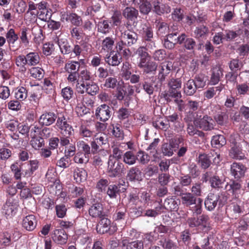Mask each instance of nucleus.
I'll list each match as a JSON object with an SVG mask.
<instances>
[{"instance_id": "22", "label": "nucleus", "mask_w": 249, "mask_h": 249, "mask_svg": "<svg viewBox=\"0 0 249 249\" xmlns=\"http://www.w3.org/2000/svg\"><path fill=\"white\" fill-rule=\"evenodd\" d=\"M119 41L116 43V48L117 51L116 52L119 54H121L125 58H128L131 55V52L127 46V44L119 36Z\"/></svg>"}, {"instance_id": "61", "label": "nucleus", "mask_w": 249, "mask_h": 249, "mask_svg": "<svg viewBox=\"0 0 249 249\" xmlns=\"http://www.w3.org/2000/svg\"><path fill=\"white\" fill-rule=\"evenodd\" d=\"M79 134L83 137H90L93 134V131L90 129L89 125L82 124L79 127Z\"/></svg>"}, {"instance_id": "7", "label": "nucleus", "mask_w": 249, "mask_h": 249, "mask_svg": "<svg viewBox=\"0 0 249 249\" xmlns=\"http://www.w3.org/2000/svg\"><path fill=\"white\" fill-rule=\"evenodd\" d=\"M18 204L17 200L9 197L3 205L2 213L8 218H11L14 216L18 210Z\"/></svg>"}, {"instance_id": "50", "label": "nucleus", "mask_w": 249, "mask_h": 249, "mask_svg": "<svg viewBox=\"0 0 249 249\" xmlns=\"http://www.w3.org/2000/svg\"><path fill=\"white\" fill-rule=\"evenodd\" d=\"M137 159V156L132 151H127L123 155V161L129 165L134 164Z\"/></svg>"}, {"instance_id": "8", "label": "nucleus", "mask_w": 249, "mask_h": 249, "mask_svg": "<svg viewBox=\"0 0 249 249\" xmlns=\"http://www.w3.org/2000/svg\"><path fill=\"white\" fill-rule=\"evenodd\" d=\"M108 145V139L106 135H96L90 143L91 152L93 154H95L103 148V146Z\"/></svg>"}, {"instance_id": "21", "label": "nucleus", "mask_w": 249, "mask_h": 249, "mask_svg": "<svg viewBox=\"0 0 249 249\" xmlns=\"http://www.w3.org/2000/svg\"><path fill=\"white\" fill-rule=\"evenodd\" d=\"M178 35V32L176 30L168 34L166 36V38L164 40L163 45L164 47L169 50L174 48L175 45L178 44V42H176Z\"/></svg>"}, {"instance_id": "6", "label": "nucleus", "mask_w": 249, "mask_h": 249, "mask_svg": "<svg viewBox=\"0 0 249 249\" xmlns=\"http://www.w3.org/2000/svg\"><path fill=\"white\" fill-rule=\"evenodd\" d=\"M57 118L56 125L60 130L61 134L64 136H71L73 129L72 126L67 123L65 113H58Z\"/></svg>"}, {"instance_id": "53", "label": "nucleus", "mask_w": 249, "mask_h": 249, "mask_svg": "<svg viewBox=\"0 0 249 249\" xmlns=\"http://www.w3.org/2000/svg\"><path fill=\"white\" fill-rule=\"evenodd\" d=\"M136 1H139L140 11L143 14L147 15L151 11L152 5L147 0H136Z\"/></svg>"}, {"instance_id": "2", "label": "nucleus", "mask_w": 249, "mask_h": 249, "mask_svg": "<svg viewBox=\"0 0 249 249\" xmlns=\"http://www.w3.org/2000/svg\"><path fill=\"white\" fill-rule=\"evenodd\" d=\"M20 237L21 234L17 229L4 231L0 234V245L3 248L9 247Z\"/></svg>"}, {"instance_id": "36", "label": "nucleus", "mask_w": 249, "mask_h": 249, "mask_svg": "<svg viewBox=\"0 0 249 249\" xmlns=\"http://www.w3.org/2000/svg\"><path fill=\"white\" fill-rule=\"evenodd\" d=\"M115 38L112 36L106 37L102 41V50L105 52L111 51L114 45Z\"/></svg>"}, {"instance_id": "46", "label": "nucleus", "mask_w": 249, "mask_h": 249, "mask_svg": "<svg viewBox=\"0 0 249 249\" xmlns=\"http://www.w3.org/2000/svg\"><path fill=\"white\" fill-rule=\"evenodd\" d=\"M226 143V140L222 135L213 136L211 140V144L213 147L220 148Z\"/></svg>"}, {"instance_id": "52", "label": "nucleus", "mask_w": 249, "mask_h": 249, "mask_svg": "<svg viewBox=\"0 0 249 249\" xmlns=\"http://www.w3.org/2000/svg\"><path fill=\"white\" fill-rule=\"evenodd\" d=\"M222 71L220 68H217L213 69L210 78V84L211 85H215L217 84L220 81L221 76H222Z\"/></svg>"}, {"instance_id": "45", "label": "nucleus", "mask_w": 249, "mask_h": 249, "mask_svg": "<svg viewBox=\"0 0 249 249\" xmlns=\"http://www.w3.org/2000/svg\"><path fill=\"white\" fill-rule=\"evenodd\" d=\"M14 96L18 101H24L28 96V90L23 87H18L15 89Z\"/></svg>"}, {"instance_id": "49", "label": "nucleus", "mask_w": 249, "mask_h": 249, "mask_svg": "<svg viewBox=\"0 0 249 249\" xmlns=\"http://www.w3.org/2000/svg\"><path fill=\"white\" fill-rule=\"evenodd\" d=\"M111 131L112 135L118 140H123L124 139V132L122 129L121 125L116 124L112 125Z\"/></svg>"}, {"instance_id": "23", "label": "nucleus", "mask_w": 249, "mask_h": 249, "mask_svg": "<svg viewBox=\"0 0 249 249\" xmlns=\"http://www.w3.org/2000/svg\"><path fill=\"white\" fill-rule=\"evenodd\" d=\"M103 207L101 203L93 204L89 209V215L92 218H102L104 216Z\"/></svg>"}, {"instance_id": "1", "label": "nucleus", "mask_w": 249, "mask_h": 249, "mask_svg": "<svg viewBox=\"0 0 249 249\" xmlns=\"http://www.w3.org/2000/svg\"><path fill=\"white\" fill-rule=\"evenodd\" d=\"M209 220L208 215L203 214L196 217L194 216L188 218L187 223L190 228H196L203 232H207L211 229Z\"/></svg>"}, {"instance_id": "20", "label": "nucleus", "mask_w": 249, "mask_h": 249, "mask_svg": "<svg viewBox=\"0 0 249 249\" xmlns=\"http://www.w3.org/2000/svg\"><path fill=\"white\" fill-rule=\"evenodd\" d=\"M246 170V167L240 163L234 162L231 166V174L236 179L244 177Z\"/></svg>"}, {"instance_id": "13", "label": "nucleus", "mask_w": 249, "mask_h": 249, "mask_svg": "<svg viewBox=\"0 0 249 249\" xmlns=\"http://www.w3.org/2000/svg\"><path fill=\"white\" fill-rule=\"evenodd\" d=\"M122 39L127 44V46H131L135 44L138 39L137 34L133 31L127 30L121 31L120 36Z\"/></svg>"}, {"instance_id": "41", "label": "nucleus", "mask_w": 249, "mask_h": 249, "mask_svg": "<svg viewBox=\"0 0 249 249\" xmlns=\"http://www.w3.org/2000/svg\"><path fill=\"white\" fill-rule=\"evenodd\" d=\"M110 23V22L107 20L98 22L97 25V31L104 35L107 34L110 32L111 29Z\"/></svg>"}, {"instance_id": "5", "label": "nucleus", "mask_w": 249, "mask_h": 249, "mask_svg": "<svg viewBox=\"0 0 249 249\" xmlns=\"http://www.w3.org/2000/svg\"><path fill=\"white\" fill-rule=\"evenodd\" d=\"M139 31L143 41L145 43H149V45H146V47L152 48L155 45L154 42L152 40L154 36L153 28L149 25L143 24L141 25Z\"/></svg>"}, {"instance_id": "16", "label": "nucleus", "mask_w": 249, "mask_h": 249, "mask_svg": "<svg viewBox=\"0 0 249 249\" xmlns=\"http://www.w3.org/2000/svg\"><path fill=\"white\" fill-rule=\"evenodd\" d=\"M197 124L200 129L208 131L213 129L215 122L211 117L205 115L197 122Z\"/></svg>"}, {"instance_id": "34", "label": "nucleus", "mask_w": 249, "mask_h": 249, "mask_svg": "<svg viewBox=\"0 0 249 249\" xmlns=\"http://www.w3.org/2000/svg\"><path fill=\"white\" fill-rule=\"evenodd\" d=\"M39 162L37 160H30L28 163V169L24 171L25 176L31 177L39 167Z\"/></svg>"}, {"instance_id": "64", "label": "nucleus", "mask_w": 249, "mask_h": 249, "mask_svg": "<svg viewBox=\"0 0 249 249\" xmlns=\"http://www.w3.org/2000/svg\"><path fill=\"white\" fill-rule=\"evenodd\" d=\"M236 89L239 95H245L249 91V83L237 84Z\"/></svg>"}, {"instance_id": "18", "label": "nucleus", "mask_w": 249, "mask_h": 249, "mask_svg": "<svg viewBox=\"0 0 249 249\" xmlns=\"http://www.w3.org/2000/svg\"><path fill=\"white\" fill-rule=\"evenodd\" d=\"M52 238L54 242L60 245L65 244L68 240V235L63 229L54 230Z\"/></svg>"}, {"instance_id": "24", "label": "nucleus", "mask_w": 249, "mask_h": 249, "mask_svg": "<svg viewBox=\"0 0 249 249\" xmlns=\"http://www.w3.org/2000/svg\"><path fill=\"white\" fill-rule=\"evenodd\" d=\"M57 118V116L53 112H46L40 117L39 122L40 124L49 126L53 124Z\"/></svg>"}, {"instance_id": "10", "label": "nucleus", "mask_w": 249, "mask_h": 249, "mask_svg": "<svg viewBox=\"0 0 249 249\" xmlns=\"http://www.w3.org/2000/svg\"><path fill=\"white\" fill-rule=\"evenodd\" d=\"M111 108L106 104H102L97 107L95 111V116L97 120L105 122L111 116Z\"/></svg>"}, {"instance_id": "47", "label": "nucleus", "mask_w": 249, "mask_h": 249, "mask_svg": "<svg viewBox=\"0 0 249 249\" xmlns=\"http://www.w3.org/2000/svg\"><path fill=\"white\" fill-rule=\"evenodd\" d=\"M122 246H126V249H143V242L142 240H135L126 244V240H123Z\"/></svg>"}, {"instance_id": "42", "label": "nucleus", "mask_w": 249, "mask_h": 249, "mask_svg": "<svg viewBox=\"0 0 249 249\" xmlns=\"http://www.w3.org/2000/svg\"><path fill=\"white\" fill-rule=\"evenodd\" d=\"M193 80L198 89H202L206 85L208 77L204 74L199 73L195 76Z\"/></svg>"}, {"instance_id": "60", "label": "nucleus", "mask_w": 249, "mask_h": 249, "mask_svg": "<svg viewBox=\"0 0 249 249\" xmlns=\"http://www.w3.org/2000/svg\"><path fill=\"white\" fill-rule=\"evenodd\" d=\"M224 36L226 41H230L234 40L239 35V31H233L226 30L224 31Z\"/></svg>"}, {"instance_id": "37", "label": "nucleus", "mask_w": 249, "mask_h": 249, "mask_svg": "<svg viewBox=\"0 0 249 249\" xmlns=\"http://www.w3.org/2000/svg\"><path fill=\"white\" fill-rule=\"evenodd\" d=\"M58 45L61 53L63 54H69L72 52V48L66 39H58Z\"/></svg>"}, {"instance_id": "59", "label": "nucleus", "mask_w": 249, "mask_h": 249, "mask_svg": "<svg viewBox=\"0 0 249 249\" xmlns=\"http://www.w3.org/2000/svg\"><path fill=\"white\" fill-rule=\"evenodd\" d=\"M122 76L125 80H128L132 73L131 65L128 62L123 63L122 68Z\"/></svg>"}, {"instance_id": "31", "label": "nucleus", "mask_w": 249, "mask_h": 249, "mask_svg": "<svg viewBox=\"0 0 249 249\" xmlns=\"http://www.w3.org/2000/svg\"><path fill=\"white\" fill-rule=\"evenodd\" d=\"M211 159L210 154H200L197 159V163L202 169H206L210 167L212 163Z\"/></svg>"}, {"instance_id": "51", "label": "nucleus", "mask_w": 249, "mask_h": 249, "mask_svg": "<svg viewBox=\"0 0 249 249\" xmlns=\"http://www.w3.org/2000/svg\"><path fill=\"white\" fill-rule=\"evenodd\" d=\"M208 33V28L203 25L197 26L194 31V35L196 38H204L206 37Z\"/></svg>"}, {"instance_id": "26", "label": "nucleus", "mask_w": 249, "mask_h": 249, "mask_svg": "<svg viewBox=\"0 0 249 249\" xmlns=\"http://www.w3.org/2000/svg\"><path fill=\"white\" fill-rule=\"evenodd\" d=\"M162 97L167 102H170L171 99L181 98V94L179 89L172 87H169V89L162 93Z\"/></svg>"}, {"instance_id": "11", "label": "nucleus", "mask_w": 249, "mask_h": 249, "mask_svg": "<svg viewBox=\"0 0 249 249\" xmlns=\"http://www.w3.org/2000/svg\"><path fill=\"white\" fill-rule=\"evenodd\" d=\"M124 167L123 163L117 162L109 159L108 160V171L110 177L114 178L121 175Z\"/></svg>"}, {"instance_id": "43", "label": "nucleus", "mask_w": 249, "mask_h": 249, "mask_svg": "<svg viewBox=\"0 0 249 249\" xmlns=\"http://www.w3.org/2000/svg\"><path fill=\"white\" fill-rule=\"evenodd\" d=\"M25 56L29 66H34L39 63L40 57L36 52H30Z\"/></svg>"}, {"instance_id": "63", "label": "nucleus", "mask_w": 249, "mask_h": 249, "mask_svg": "<svg viewBox=\"0 0 249 249\" xmlns=\"http://www.w3.org/2000/svg\"><path fill=\"white\" fill-rule=\"evenodd\" d=\"M87 87L86 92L92 96L96 95L99 90L98 85L92 81L89 82Z\"/></svg>"}, {"instance_id": "62", "label": "nucleus", "mask_w": 249, "mask_h": 249, "mask_svg": "<svg viewBox=\"0 0 249 249\" xmlns=\"http://www.w3.org/2000/svg\"><path fill=\"white\" fill-rule=\"evenodd\" d=\"M61 95L64 100L68 102L73 95V90L70 87H67L61 89Z\"/></svg>"}, {"instance_id": "25", "label": "nucleus", "mask_w": 249, "mask_h": 249, "mask_svg": "<svg viewBox=\"0 0 249 249\" xmlns=\"http://www.w3.org/2000/svg\"><path fill=\"white\" fill-rule=\"evenodd\" d=\"M171 64L162 63L160 66V70L157 75V78L160 84L165 81V77L170 73L171 70Z\"/></svg>"}, {"instance_id": "19", "label": "nucleus", "mask_w": 249, "mask_h": 249, "mask_svg": "<svg viewBox=\"0 0 249 249\" xmlns=\"http://www.w3.org/2000/svg\"><path fill=\"white\" fill-rule=\"evenodd\" d=\"M6 39L9 44L10 48L13 51L18 50L16 46L15 43L18 40L19 37L18 34L15 32L13 28L9 29L5 35Z\"/></svg>"}, {"instance_id": "28", "label": "nucleus", "mask_w": 249, "mask_h": 249, "mask_svg": "<svg viewBox=\"0 0 249 249\" xmlns=\"http://www.w3.org/2000/svg\"><path fill=\"white\" fill-rule=\"evenodd\" d=\"M183 93L188 96H191L195 94L198 89L196 87L193 79H190L184 83L183 85Z\"/></svg>"}, {"instance_id": "17", "label": "nucleus", "mask_w": 249, "mask_h": 249, "mask_svg": "<svg viewBox=\"0 0 249 249\" xmlns=\"http://www.w3.org/2000/svg\"><path fill=\"white\" fill-rule=\"evenodd\" d=\"M153 11L158 15L168 14L171 12L170 6L166 3L160 2V0H155L152 2Z\"/></svg>"}, {"instance_id": "40", "label": "nucleus", "mask_w": 249, "mask_h": 249, "mask_svg": "<svg viewBox=\"0 0 249 249\" xmlns=\"http://www.w3.org/2000/svg\"><path fill=\"white\" fill-rule=\"evenodd\" d=\"M74 180L77 183H81L87 179V172L83 168H76L73 173Z\"/></svg>"}, {"instance_id": "12", "label": "nucleus", "mask_w": 249, "mask_h": 249, "mask_svg": "<svg viewBox=\"0 0 249 249\" xmlns=\"http://www.w3.org/2000/svg\"><path fill=\"white\" fill-rule=\"evenodd\" d=\"M61 20L67 21L76 27L79 26L82 22V18L75 13L64 12L61 14Z\"/></svg>"}, {"instance_id": "3", "label": "nucleus", "mask_w": 249, "mask_h": 249, "mask_svg": "<svg viewBox=\"0 0 249 249\" xmlns=\"http://www.w3.org/2000/svg\"><path fill=\"white\" fill-rule=\"evenodd\" d=\"M77 106L76 111L80 116L87 113L88 111L85 105L89 107H92L94 106V101L92 98H90L87 95H79L76 96Z\"/></svg>"}, {"instance_id": "44", "label": "nucleus", "mask_w": 249, "mask_h": 249, "mask_svg": "<svg viewBox=\"0 0 249 249\" xmlns=\"http://www.w3.org/2000/svg\"><path fill=\"white\" fill-rule=\"evenodd\" d=\"M26 60V56L24 55H19L16 57L15 64L20 71L25 72L27 70L26 66L28 65Z\"/></svg>"}, {"instance_id": "9", "label": "nucleus", "mask_w": 249, "mask_h": 249, "mask_svg": "<svg viewBox=\"0 0 249 249\" xmlns=\"http://www.w3.org/2000/svg\"><path fill=\"white\" fill-rule=\"evenodd\" d=\"M176 42L182 45L186 50L193 51L196 46V42L194 39L188 37L185 33L179 34Z\"/></svg>"}, {"instance_id": "55", "label": "nucleus", "mask_w": 249, "mask_h": 249, "mask_svg": "<svg viewBox=\"0 0 249 249\" xmlns=\"http://www.w3.org/2000/svg\"><path fill=\"white\" fill-rule=\"evenodd\" d=\"M214 118L218 124L224 125L228 123L229 117L226 112H221L220 113L216 114L214 116Z\"/></svg>"}, {"instance_id": "29", "label": "nucleus", "mask_w": 249, "mask_h": 249, "mask_svg": "<svg viewBox=\"0 0 249 249\" xmlns=\"http://www.w3.org/2000/svg\"><path fill=\"white\" fill-rule=\"evenodd\" d=\"M120 54L115 51H111L109 55L105 58L106 62L110 66H118L121 61Z\"/></svg>"}, {"instance_id": "32", "label": "nucleus", "mask_w": 249, "mask_h": 249, "mask_svg": "<svg viewBox=\"0 0 249 249\" xmlns=\"http://www.w3.org/2000/svg\"><path fill=\"white\" fill-rule=\"evenodd\" d=\"M127 178L130 181H140L142 179V173L137 167L130 168L128 172Z\"/></svg>"}, {"instance_id": "15", "label": "nucleus", "mask_w": 249, "mask_h": 249, "mask_svg": "<svg viewBox=\"0 0 249 249\" xmlns=\"http://www.w3.org/2000/svg\"><path fill=\"white\" fill-rule=\"evenodd\" d=\"M37 222L36 218L35 215L29 214L23 218L22 226L26 231H32L36 229Z\"/></svg>"}, {"instance_id": "56", "label": "nucleus", "mask_w": 249, "mask_h": 249, "mask_svg": "<svg viewBox=\"0 0 249 249\" xmlns=\"http://www.w3.org/2000/svg\"><path fill=\"white\" fill-rule=\"evenodd\" d=\"M89 157L82 152H77L74 157L73 160L76 163L86 164L89 161Z\"/></svg>"}, {"instance_id": "33", "label": "nucleus", "mask_w": 249, "mask_h": 249, "mask_svg": "<svg viewBox=\"0 0 249 249\" xmlns=\"http://www.w3.org/2000/svg\"><path fill=\"white\" fill-rule=\"evenodd\" d=\"M127 217L126 209L123 204L118 205L115 213L113 215V219L115 221L124 220Z\"/></svg>"}, {"instance_id": "30", "label": "nucleus", "mask_w": 249, "mask_h": 249, "mask_svg": "<svg viewBox=\"0 0 249 249\" xmlns=\"http://www.w3.org/2000/svg\"><path fill=\"white\" fill-rule=\"evenodd\" d=\"M180 197L182 204L186 207L196 204L198 199L191 193L186 192Z\"/></svg>"}, {"instance_id": "27", "label": "nucleus", "mask_w": 249, "mask_h": 249, "mask_svg": "<svg viewBox=\"0 0 249 249\" xmlns=\"http://www.w3.org/2000/svg\"><path fill=\"white\" fill-rule=\"evenodd\" d=\"M224 85L220 84L216 87L208 88L203 93L204 97L207 99L213 98L217 92L219 94L221 91L224 89Z\"/></svg>"}, {"instance_id": "39", "label": "nucleus", "mask_w": 249, "mask_h": 249, "mask_svg": "<svg viewBox=\"0 0 249 249\" xmlns=\"http://www.w3.org/2000/svg\"><path fill=\"white\" fill-rule=\"evenodd\" d=\"M124 18L131 21H134L138 16V11L133 7L125 8L123 13Z\"/></svg>"}, {"instance_id": "38", "label": "nucleus", "mask_w": 249, "mask_h": 249, "mask_svg": "<svg viewBox=\"0 0 249 249\" xmlns=\"http://www.w3.org/2000/svg\"><path fill=\"white\" fill-rule=\"evenodd\" d=\"M165 210L176 211L178 208V201L173 197H168L164 200Z\"/></svg>"}, {"instance_id": "4", "label": "nucleus", "mask_w": 249, "mask_h": 249, "mask_svg": "<svg viewBox=\"0 0 249 249\" xmlns=\"http://www.w3.org/2000/svg\"><path fill=\"white\" fill-rule=\"evenodd\" d=\"M80 66V63L75 61H71L65 64L64 69L68 73L67 77L68 83H75L77 81Z\"/></svg>"}, {"instance_id": "54", "label": "nucleus", "mask_w": 249, "mask_h": 249, "mask_svg": "<svg viewBox=\"0 0 249 249\" xmlns=\"http://www.w3.org/2000/svg\"><path fill=\"white\" fill-rule=\"evenodd\" d=\"M89 82H85L80 81L78 78H77V81L75 83H69L72 86H75V89L77 91L81 94H84L86 92L88 84Z\"/></svg>"}, {"instance_id": "35", "label": "nucleus", "mask_w": 249, "mask_h": 249, "mask_svg": "<svg viewBox=\"0 0 249 249\" xmlns=\"http://www.w3.org/2000/svg\"><path fill=\"white\" fill-rule=\"evenodd\" d=\"M229 156L234 159L241 160L245 158V154L240 147L234 145L229 151Z\"/></svg>"}, {"instance_id": "48", "label": "nucleus", "mask_w": 249, "mask_h": 249, "mask_svg": "<svg viewBox=\"0 0 249 249\" xmlns=\"http://www.w3.org/2000/svg\"><path fill=\"white\" fill-rule=\"evenodd\" d=\"M120 186L115 184H111L108 186L107 194L112 199H115L120 195Z\"/></svg>"}, {"instance_id": "14", "label": "nucleus", "mask_w": 249, "mask_h": 249, "mask_svg": "<svg viewBox=\"0 0 249 249\" xmlns=\"http://www.w3.org/2000/svg\"><path fill=\"white\" fill-rule=\"evenodd\" d=\"M220 197L218 194L209 193L204 202L206 209L210 211L213 210L218 203L219 204L221 203Z\"/></svg>"}, {"instance_id": "57", "label": "nucleus", "mask_w": 249, "mask_h": 249, "mask_svg": "<svg viewBox=\"0 0 249 249\" xmlns=\"http://www.w3.org/2000/svg\"><path fill=\"white\" fill-rule=\"evenodd\" d=\"M30 144L35 150L39 149L44 145V140L41 137H31Z\"/></svg>"}, {"instance_id": "58", "label": "nucleus", "mask_w": 249, "mask_h": 249, "mask_svg": "<svg viewBox=\"0 0 249 249\" xmlns=\"http://www.w3.org/2000/svg\"><path fill=\"white\" fill-rule=\"evenodd\" d=\"M28 31V28L23 27L20 29V33H19L18 37H19L20 42L25 46L28 45L29 43V39L27 36Z\"/></svg>"}]
</instances>
